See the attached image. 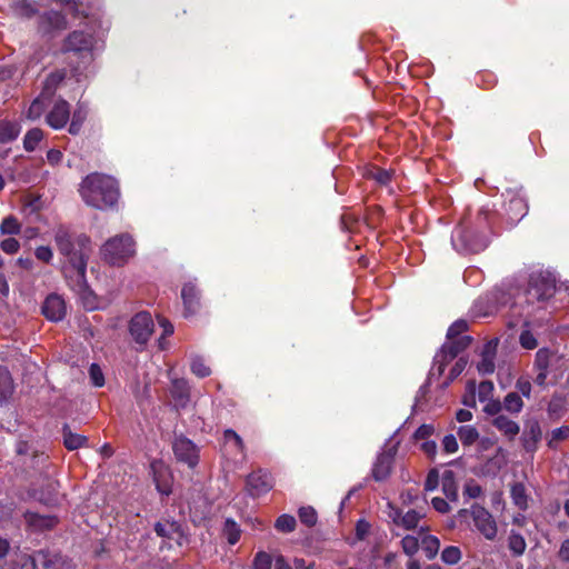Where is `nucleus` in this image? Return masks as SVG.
Wrapping results in <instances>:
<instances>
[{"mask_svg": "<svg viewBox=\"0 0 569 569\" xmlns=\"http://www.w3.org/2000/svg\"><path fill=\"white\" fill-rule=\"evenodd\" d=\"M54 243L62 256L61 271L68 286L78 295L90 293L87 282V264L91 254V240L86 233H77L66 226L54 230Z\"/></svg>", "mask_w": 569, "mask_h": 569, "instance_id": "1", "label": "nucleus"}, {"mask_svg": "<svg viewBox=\"0 0 569 569\" xmlns=\"http://www.w3.org/2000/svg\"><path fill=\"white\" fill-rule=\"evenodd\" d=\"M497 220L498 213L486 207L480 208L475 214L463 216L455 230V246L466 253L483 251L495 232Z\"/></svg>", "mask_w": 569, "mask_h": 569, "instance_id": "2", "label": "nucleus"}, {"mask_svg": "<svg viewBox=\"0 0 569 569\" xmlns=\"http://www.w3.org/2000/svg\"><path fill=\"white\" fill-rule=\"evenodd\" d=\"M79 193L87 206L98 210H112L117 208L120 187L113 177L92 172L82 179Z\"/></svg>", "mask_w": 569, "mask_h": 569, "instance_id": "3", "label": "nucleus"}, {"mask_svg": "<svg viewBox=\"0 0 569 569\" xmlns=\"http://www.w3.org/2000/svg\"><path fill=\"white\" fill-rule=\"evenodd\" d=\"M134 244L129 233L114 236L101 247V258L110 266L121 267L136 253Z\"/></svg>", "mask_w": 569, "mask_h": 569, "instance_id": "4", "label": "nucleus"}, {"mask_svg": "<svg viewBox=\"0 0 569 569\" xmlns=\"http://www.w3.org/2000/svg\"><path fill=\"white\" fill-rule=\"evenodd\" d=\"M12 569H69V566L61 555L38 550L32 555H18L13 560Z\"/></svg>", "mask_w": 569, "mask_h": 569, "instance_id": "5", "label": "nucleus"}, {"mask_svg": "<svg viewBox=\"0 0 569 569\" xmlns=\"http://www.w3.org/2000/svg\"><path fill=\"white\" fill-rule=\"evenodd\" d=\"M556 292V280L548 272H537L530 274L527 289L523 297L528 306L543 303Z\"/></svg>", "mask_w": 569, "mask_h": 569, "instance_id": "6", "label": "nucleus"}, {"mask_svg": "<svg viewBox=\"0 0 569 569\" xmlns=\"http://www.w3.org/2000/svg\"><path fill=\"white\" fill-rule=\"evenodd\" d=\"M503 200V216L508 226H515L528 213V202L520 189H507L502 193Z\"/></svg>", "mask_w": 569, "mask_h": 569, "instance_id": "7", "label": "nucleus"}, {"mask_svg": "<svg viewBox=\"0 0 569 569\" xmlns=\"http://www.w3.org/2000/svg\"><path fill=\"white\" fill-rule=\"evenodd\" d=\"M471 342L472 338L470 336L447 339V342L442 345L433 359V368L437 369L438 375L441 376L445 372L446 366L465 351Z\"/></svg>", "mask_w": 569, "mask_h": 569, "instance_id": "8", "label": "nucleus"}, {"mask_svg": "<svg viewBox=\"0 0 569 569\" xmlns=\"http://www.w3.org/2000/svg\"><path fill=\"white\" fill-rule=\"evenodd\" d=\"M273 486L271 473L261 468L253 470L246 478V490L253 498L268 493Z\"/></svg>", "mask_w": 569, "mask_h": 569, "instance_id": "9", "label": "nucleus"}, {"mask_svg": "<svg viewBox=\"0 0 569 569\" xmlns=\"http://www.w3.org/2000/svg\"><path fill=\"white\" fill-rule=\"evenodd\" d=\"M473 523L478 531L488 540H493L498 533L497 522L492 515L482 506L473 503L470 509Z\"/></svg>", "mask_w": 569, "mask_h": 569, "instance_id": "10", "label": "nucleus"}, {"mask_svg": "<svg viewBox=\"0 0 569 569\" xmlns=\"http://www.w3.org/2000/svg\"><path fill=\"white\" fill-rule=\"evenodd\" d=\"M153 320L149 312H138L129 323V331L139 345H146L153 332Z\"/></svg>", "mask_w": 569, "mask_h": 569, "instance_id": "11", "label": "nucleus"}, {"mask_svg": "<svg viewBox=\"0 0 569 569\" xmlns=\"http://www.w3.org/2000/svg\"><path fill=\"white\" fill-rule=\"evenodd\" d=\"M172 449L174 457L178 461L188 465L190 468H194L199 462V449L198 447L187 437H176Z\"/></svg>", "mask_w": 569, "mask_h": 569, "instance_id": "12", "label": "nucleus"}, {"mask_svg": "<svg viewBox=\"0 0 569 569\" xmlns=\"http://www.w3.org/2000/svg\"><path fill=\"white\" fill-rule=\"evenodd\" d=\"M70 103L64 99H58L46 116V122L52 129L59 130L66 127L70 120Z\"/></svg>", "mask_w": 569, "mask_h": 569, "instance_id": "13", "label": "nucleus"}, {"mask_svg": "<svg viewBox=\"0 0 569 569\" xmlns=\"http://www.w3.org/2000/svg\"><path fill=\"white\" fill-rule=\"evenodd\" d=\"M38 28L43 33L66 30L68 28V20L61 11L49 10L39 16Z\"/></svg>", "mask_w": 569, "mask_h": 569, "instance_id": "14", "label": "nucleus"}, {"mask_svg": "<svg viewBox=\"0 0 569 569\" xmlns=\"http://www.w3.org/2000/svg\"><path fill=\"white\" fill-rule=\"evenodd\" d=\"M151 471L157 490L161 495L169 496L172 492V476L169 467L161 461L151 463Z\"/></svg>", "mask_w": 569, "mask_h": 569, "instance_id": "15", "label": "nucleus"}, {"mask_svg": "<svg viewBox=\"0 0 569 569\" xmlns=\"http://www.w3.org/2000/svg\"><path fill=\"white\" fill-rule=\"evenodd\" d=\"M92 37L84 31L74 30L68 34L62 44L63 52L90 51Z\"/></svg>", "mask_w": 569, "mask_h": 569, "instance_id": "16", "label": "nucleus"}, {"mask_svg": "<svg viewBox=\"0 0 569 569\" xmlns=\"http://www.w3.org/2000/svg\"><path fill=\"white\" fill-rule=\"evenodd\" d=\"M541 438L542 431L539 421L536 419L528 420L521 436L523 449L527 452H535Z\"/></svg>", "mask_w": 569, "mask_h": 569, "instance_id": "17", "label": "nucleus"}, {"mask_svg": "<svg viewBox=\"0 0 569 569\" xmlns=\"http://www.w3.org/2000/svg\"><path fill=\"white\" fill-rule=\"evenodd\" d=\"M396 455V448H390L387 451L380 453L372 468V477L377 481L385 480L391 473L393 460Z\"/></svg>", "mask_w": 569, "mask_h": 569, "instance_id": "18", "label": "nucleus"}, {"mask_svg": "<svg viewBox=\"0 0 569 569\" xmlns=\"http://www.w3.org/2000/svg\"><path fill=\"white\" fill-rule=\"evenodd\" d=\"M43 316L51 321H59L66 315L64 300L58 295H49L42 305Z\"/></svg>", "mask_w": 569, "mask_h": 569, "instance_id": "19", "label": "nucleus"}, {"mask_svg": "<svg viewBox=\"0 0 569 569\" xmlns=\"http://www.w3.org/2000/svg\"><path fill=\"white\" fill-rule=\"evenodd\" d=\"M181 298L184 306V317L193 316L200 308V293L196 284L186 283L181 290Z\"/></svg>", "mask_w": 569, "mask_h": 569, "instance_id": "20", "label": "nucleus"}, {"mask_svg": "<svg viewBox=\"0 0 569 569\" xmlns=\"http://www.w3.org/2000/svg\"><path fill=\"white\" fill-rule=\"evenodd\" d=\"M27 525L33 530H49L56 527L58 519L54 516L40 515L37 512L27 511L24 515Z\"/></svg>", "mask_w": 569, "mask_h": 569, "instance_id": "21", "label": "nucleus"}, {"mask_svg": "<svg viewBox=\"0 0 569 569\" xmlns=\"http://www.w3.org/2000/svg\"><path fill=\"white\" fill-rule=\"evenodd\" d=\"M496 348L497 341H489L485 345L481 352V360L477 365V369L481 375H491L495 372L496 365Z\"/></svg>", "mask_w": 569, "mask_h": 569, "instance_id": "22", "label": "nucleus"}, {"mask_svg": "<svg viewBox=\"0 0 569 569\" xmlns=\"http://www.w3.org/2000/svg\"><path fill=\"white\" fill-rule=\"evenodd\" d=\"M491 423L509 440H513L520 431L519 425L505 415H498Z\"/></svg>", "mask_w": 569, "mask_h": 569, "instance_id": "23", "label": "nucleus"}, {"mask_svg": "<svg viewBox=\"0 0 569 569\" xmlns=\"http://www.w3.org/2000/svg\"><path fill=\"white\" fill-rule=\"evenodd\" d=\"M21 132V126L17 121L0 120V144L14 141Z\"/></svg>", "mask_w": 569, "mask_h": 569, "instance_id": "24", "label": "nucleus"}, {"mask_svg": "<svg viewBox=\"0 0 569 569\" xmlns=\"http://www.w3.org/2000/svg\"><path fill=\"white\" fill-rule=\"evenodd\" d=\"M62 437L63 446L70 451L86 447L88 443V438L86 436L72 432L70 426L67 423L62 427Z\"/></svg>", "mask_w": 569, "mask_h": 569, "instance_id": "25", "label": "nucleus"}, {"mask_svg": "<svg viewBox=\"0 0 569 569\" xmlns=\"http://www.w3.org/2000/svg\"><path fill=\"white\" fill-rule=\"evenodd\" d=\"M88 117V108L78 103L77 108L73 110L72 116H70V124L68 131L72 136H78L81 132L82 126Z\"/></svg>", "mask_w": 569, "mask_h": 569, "instance_id": "26", "label": "nucleus"}, {"mask_svg": "<svg viewBox=\"0 0 569 569\" xmlns=\"http://www.w3.org/2000/svg\"><path fill=\"white\" fill-rule=\"evenodd\" d=\"M441 489L447 499L451 501L458 500V486L456 475L452 470H446L441 477Z\"/></svg>", "mask_w": 569, "mask_h": 569, "instance_id": "27", "label": "nucleus"}, {"mask_svg": "<svg viewBox=\"0 0 569 569\" xmlns=\"http://www.w3.org/2000/svg\"><path fill=\"white\" fill-rule=\"evenodd\" d=\"M66 79L64 70H56L51 72L44 80L43 89L41 94L51 97L54 94L57 88Z\"/></svg>", "mask_w": 569, "mask_h": 569, "instance_id": "28", "label": "nucleus"}, {"mask_svg": "<svg viewBox=\"0 0 569 569\" xmlns=\"http://www.w3.org/2000/svg\"><path fill=\"white\" fill-rule=\"evenodd\" d=\"M13 392V380L6 367H0V403L7 401Z\"/></svg>", "mask_w": 569, "mask_h": 569, "instance_id": "29", "label": "nucleus"}, {"mask_svg": "<svg viewBox=\"0 0 569 569\" xmlns=\"http://www.w3.org/2000/svg\"><path fill=\"white\" fill-rule=\"evenodd\" d=\"M512 502L522 511L528 509V496L522 482H515L510 488Z\"/></svg>", "mask_w": 569, "mask_h": 569, "instance_id": "30", "label": "nucleus"}, {"mask_svg": "<svg viewBox=\"0 0 569 569\" xmlns=\"http://www.w3.org/2000/svg\"><path fill=\"white\" fill-rule=\"evenodd\" d=\"M365 177L368 179L375 180L376 182H378L381 186H387L392 180L393 171L386 170L380 167L373 166V167L367 169Z\"/></svg>", "mask_w": 569, "mask_h": 569, "instance_id": "31", "label": "nucleus"}, {"mask_svg": "<svg viewBox=\"0 0 569 569\" xmlns=\"http://www.w3.org/2000/svg\"><path fill=\"white\" fill-rule=\"evenodd\" d=\"M58 482H49L46 489L40 491L39 501L47 506H57L60 502V496L58 492Z\"/></svg>", "mask_w": 569, "mask_h": 569, "instance_id": "32", "label": "nucleus"}, {"mask_svg": "<svg viewBox=\"0 0 569 569\" xmlns=\"http://www.w3.org/2000/svg\"><path fill=\"white\" fill-rule=\"evenodd\" d=\"M526 540L523 536L519 532L511 530L508 537V548L511 551L513 557H520L526 551Z\"/></svg>", "mask_w": 569, "mask_h": 569, "instance_id": "33", "label": "nucleus"}, {"mask_svg": "<svg viewBox=\"0 0 569 569\" xmlns=\"http://www.w3.org/2000/svg\"><path fill=\"white\" fill-rule=\"evenodd\" d=\"M239 525L231 518H227L222 528V535L227 538L229 545H236L241 538Z\"/></svg>", "mask_w": 569, "mask_h": 569, "instance_id": "34", "label": "nucleus"}, {"mask_svg": "<svg viewBox=\"0 0 569 569\" xmlns=\"http://www.w3.org/2000/svg\"><path fill=\"white\" fill-rule=\"evenodd\" d=\"M42 139L43 131L40 128H32L28 130L23 138L24 150L28 152L34 151Z\"/></svg>", "mask_w": 569, "mask_h": 569, "instance_id": "35", "label": "nucleus"}, {"mask_svg": "<svg viewBox=\"0 0 569 569\" xmlns=\"http://www.w3.org/2000/svg\"><path fill=\"white\" fill-rule=\"evenodd\" d=\"M502 406L510 413H519L523 408V401L518 392H509L506 395Z\"/></svg>", "mask_w": 569, "mask_h": 569, "instance_id": "36", "label": "nucleus"}, {"mask_svg": "<svg viewBox=\"0 0 569 569\" xmlns=\"http://www.w3.org/2000/svg\"><path fill=\"white\" fill-rule=\"evenodd\" d=\"M422 550L429 560H432L439 552L440 540L436 536H426L421 540Z\"/></svg>", "mask_w": 569, "mask_h": 569, "instance_id": "37", "label": "nucleus"}, {"mask_svg": "<svg viewBox=\"0 0 569 569\" xmlns=\"http://www.w3.org/2000/svg\"><path fill=\"white\" fill-rule=\"evenodd\" d=\"M458 437L463 446H471L478 440L479 432L472 426H462L458 429Z\"/></svg>", "mask_w": 569, "mask_h": 569, "instance_id": "38", "label": "nucleus"}, {"mask_svg": "<svg viewBox=\"0 0 569 569\" xmlns=\"http://www.w3.org/2000/svg\"><path fill=\"white\" fill-rule=\"evenodd\" d=\"M383 217V209L380 206H373L367 209L365 221L371 229H376L380 226Z\"/></svg>", "mask_w": 569, "mask_h": 569, "instance_id": "39", "label": "nucleus"}, {"mask_svg": "<svg viewBox=\"0 0 569 569\" xmlns=\"http://www.w3.org/2000/svg\"><path fill=\"white\" fill-rule=\"evenodd\" d=\"M154 531L159 537L162 538H173L174 533L180 532V526L177 522H157L154 526Z\"/></svg>", "mask_w": 569, "mask_h": 569, "instance_id": "40", "label": "nucleus"}, {"mask_svg": "<svg viewBox=\"0 0 569 569\" xmlns=\"http://www.w3.org/2000/svg\"><path fill=\"white\" fill-rule=\"evenodd\" d=\"M462 558V553L459 547L448 546L441 552V560L446 565H457Z\"/></svg>", "mask_w": 569, "mask_h": 569, "instance_id": "41", "label": "nucleus"}, {"mask_svg": "<svg viewBox=\"0 0 569 569\" xmlns=\"http://www.w3.org/2000/svg\"><path fill=\"white\" fill-rule=\"evenodd\" d=\"M422 515H420L418 511L413 509L408 510L406 513H403V517L400 518V527L405 528L406 530H413L418 527Z\"/></svg>", "mask_w": 569, "mask_h": 569, "instance_id": "42", "label": "nucleus"}, {"mask_svg": "<svg viewBox=\"0 0 569 569\" xmlns=\"http://www.w3.org/2000/svg\"><path fill=\"white\" fill-rule=\"evenodd\" d=\"M298 516L300 522L309 528L316 526L318 521V515L316 510L310 506L301 507L298 511Z\"/></svg>", "mask_w": 569, "mask_h": 569, "instance_id": "43", "label": "nucleus"}, {"mask_svg": "<svg viewBox=\"0 0 569 569\" xmlns=\"http://www.w3.org/2000/svg\"><path fill=\"white\" fill-rule=\"evenodd\" d=\"M297 521L293 516L281 515L274 522V528L280 532H292L296 529Z\"/></svg>", "mask_w": 569, "mask_h": 569, "instance_id": "44", "label": "nucleus"}, {"mask_svg": "<svg viewBox=\"0 0 569 569\" xmlns=\"http://www.w3.org/2000/svg\"><path fill=\"white\" fill-rule=\"evenodd\" d=\"M476 81L482 89L490 90L497 84L498 79L493 72L483 70L477 74Z\"/></svg>", "mask_w": 569, "mask_h": 569, "instance_id": "45", "label": "nucleus"}, {"mask_svg": "<svg viewBox=\"0 0 569 569\" xmlns=\"http://www.w3.org/2000/svg\"><path fill=\"white\" fill-rule=\"evenodd\" d=\"M9 548L10 546L8 540L0 538V569H12L13 560L19 555L16 553L13 556H10L9 559H7Z\"/></svg>", "mask_w": 569, "mask_h": 569, "instance_id": "46", "label": "nucleus"}, {"mask_svg": "<svg viewBox=\"0 0 569 569\" xmlns=\"http://www.w3.org/2000/svg\"><path fill=\"white\" fill-rule=\"evenodd\" d=\"M190 369L191 372L196 375L198 378H206L211 375L210 367L206 365L203 358L201 357L192 358Z\"/></svg>", "mask_w": 569, "mask_h": 569, "instance_id": "47", "label": "nucleus"}, {"mask_svg": "<svg viewBox=\"0 0 569 569\" xmlns=\"http://www.w3.org/2000/svg\"><path fill=\"white\" fill-rule=\"evenodd\" d=\"M0 230L4 234H18L20 232V223L16 217L9 216L2 220Z\"/></svg>", "mask_w": 569, "mask_h": 569, "instance_id": "48", "label": "nucleus"}, {"mask_svg": "<svg viewBox=\"0 0 569 569\" xmlns=\"http://www.w3.org/2000/svg\"><path fill=\"white\" fill-rule=\"evenodd\" d=\"M401 548H402V551L407 556L412 557L419 550V540H418V538L415 537V536L407 535L401 540Z\"/></svg>", "mask_w": 569, "mask_h": 569, "instance_id": "49", "label": "nucleus"}, {"mask_svg": "<svg viewBox=\"0 0 569 569\" xmlns=\"http://www.w3.org/2000/svg\"><path fill=\"white\" fill-rule=\"evenodd\" d=\"M469 326L466 320L455 321L447 331V339L465 337V332L468 331Z\"/></svg>", "mask_w": 569, "mask_h": 569, "instance_id": "50", "label": "nucleus"}, {"mask_svg": "<svg viewBox=\"0 0 569 569\" xmlns=\"http://www.w3.org/2000/svg\"><path fill=\"white\" fill-rule=\"evenodd\" d=\"M16 10L21 17L32 18L38 13L34 3L29 0H20L16 4Z\"/></svg>", "mask_w": 569, "mask_h": 569, "instance_id": "51", "label": "nucleus"}, {"mask_svg": "<svg viewBox=\"0 0 569 569\" xmlns=\"http://www.w3.org/2000/svg\"><path fill=\"white\" fill-rule=\"evenodd\" d=\"M482 493L481 486L475 479H469L463 486V496L469 499L479 498Z\"/></svg>", "mask_w": 569, "mask_h": 569, "instance_id": "52", "label": "nucleus"}, {"mask_svg": "<svg viewBox=\"0 0 569 569\" xmlns=\"http://www.w3.org/2000/svg\"><path fill=\"white\" fill-rule=\"evenodd\" d=\"M172 395L174 399L181 400V401H188L189 400V388L186 380H176L173 382V390Z\"/></svg>", "mask_w": 569, "mask_h": 569, "instance_id": "53", "label": "nucleus"}, {"mask_svg": "<svg viewBox=\"0 0 569 569\" xmlns=\"http://www.w3.org/2000/svg\"><path fill=\"white\" fill-rule=\"evenodd\" d=\"M223 439L226 442L232 441L234 448L242 455H244L246 446L242 438L232 429H227L223 432Z\"/></svg>", "mask_w": 569, "mask_h": 569, "instance_id": "54", "label": "nucleus"}, {"mask_svg": "<svg viewBox=\"0 0 569 569\" xmlns=\"http://www.w3.org/2000/svg\"><path fill=\"white\" fill-rule=\"evenodd\" d=\"M569 438V426H562L552 430L551 437L548 441L550 448H555L558 442H561Z\"/></svg>", "mask_w": 569, "mask_h": 569, "instance_id": "55", "label": "nucleus"}, {"mask_svg": "<svg viewBox=\"0 0 569 569\" xmlns=\"http://www.w3.org/2000/svg\"><path fill=\"white\" fill-rule=\"evenodd\" d=\"M272 558L269 553L264 551H259L256 553L253 559V569H271Z\"/></svg>", "mask_w": 569, "mask_h": 569, "instance_id": "56", "label": "nucleus"}, {"mask_svg": "<svg viewBox=\"0 0 569 569\" xmlns=\"http://www.w3.org/2000/svg\"><path fill=\"white\" fill-rule=\"evenodd\" d=\"M358 222V217L351 212H345L340 218L341 228L349 232L356 231Z\"/></svg>", "mask_w": 569, "mask_h": 569, "instance_id": "57", "label": "nucleus"}, {"mask_svg": "<svg viewBox=\"0 0 569 569\" xmlns=\"http://www.w3.org/2000/svg\"><path fill=\"white\" fill-rule=\"evenodd\" d=\"M467 359L465 358H459L456 363L451 367L450 371H449V375L447 377V381H446V386H448L449 383H451L456 378H458L462 371L465 370L466 366H467Z\"/></svg>", "mask_w": 569, "mask_h": 569, "instance_id": "58", "label": "nucleus"}, {"mask_svg": "<svg viewBox=\"0 0 569 569\" xmlns=\"http://www.w3.org/2000/svg\"><path fill=\"white\" fill-rule=\"evenodd\" d=\"M89 377L94 387H102L104 385V376L99 365L92 363L89 368Z\"/></svg>", "mask_w": 569, "mask_h": 569, "instance_id": "59", "label": "nucleus"}, {"mask_svg": "<svg viewBox=\"0 0 569 569\" xmlns=\"http://www.w3.org/2000/svg\"><path fill=\"white\" fill-rule=\"evenodd\" d=\"M49 459V456L43 451H32L31 458H30V467L33 469H41L44 467Z\"/></svg>", "mask_w": 569, "mask_h": 569, "instance_id": "60", "label": "nucleus"}, {"mask_svg": "<svg viewBox=\"0 0 569 569\" xmlns=\"http://www.w3.org/2000/svg\"><path fill=\"white\" fill-rule=\"evenodd\" d=\"M519 341L521 347L527 350H532L538 346L537 339L529 330H525L521 332Z\"/></svg>", "mask_w": 569, "mask_h": 569, "instance_id": "61", "label": "nucleus"}, {"mask_svg": "<svg viewBox=\"0 0 569 569\" xmlns=\"http://www.w3.org/2000/svg\"><path fill=\"white\" fill-rule=\"evenodd\" d=\"M43 110H44L43 102L41 101L40 98H37L31 102V104L28 109V112H27V117L32 120L38 119L42 114Z\"/></svg>", "mask_w": 569, "mask_h": 569, "instance_id": "62", "label": "nucleus"}, {"mask_svg": "<svg viewBox=\"0 0 569 569\" xmlns=\"http://www.w3.org/2000/svg\"><path fill=\"white\" fill-rule=\"evenodd\" d=\"M439 486V472L436 468L430 469L425 480V490L432 491Z\"/></svg>", "mask_w": 569, "mask_h": 569, "instance_id": "63", "label": "nucleus"}, {"mask_svg": "<svg viewBox=\"0 0 569 569\" xmlns=\"http://www.w3.org/2000/svg\"><path fill=\"white\" fill-rule=\"evenodd\" d=\"M549 366V353L545 349H540L536 355L535 369L536 370H548Z\"/></svg>", "mask_w": 569, "mask_h": 569, "instance_id": "64", "label": "nucleus"}]
</instances>
